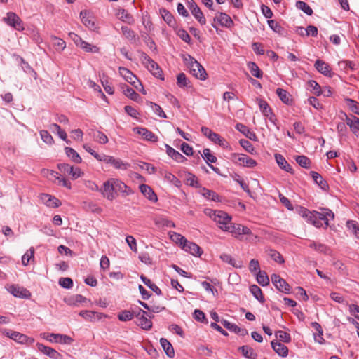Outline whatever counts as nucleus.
<instances>
[{"mask_svg": "<svg viewBox=\"0 0 359 359\" xmlns=\"http://www.w3.org/2000/svg\"><path fill=\"white\" fill-rule=\"evenodd\" d=\"M271 279L277 290L286 294L290 293V286L283 278H280L279 275L273 273L271 275Z\"/></svg>", "mask_w": 359, "mask_h": 359, "instance_id": "obj_10", "label": "nucleus"}, {"mask_svg": "<svg viewBox=\"0 0 359 359\" xmlns=\"http://www.w3.org/2000/svg\"><path fill=\"white\" fill-rule=\"evenodd\" d=\"M140 279L149 288L154 291L157 295H161L162 294L161 289L156 285L152 283L151 281L146 276L142 275L140 276Z\"/></svg>", "mask_w": 359, "mask_h": 359, "instance_id": "obj_39", "label": "nucleus"}, {"mask_svg": "<svg viewBox=\"0 0 359 359\" xmlns=\"http://www.w3.org/2000/svg\"><path fill=\"white\" fill-rule=\"evenodd\" d=\"M154 318V315L148 314L147 311L140 309L138 312L135 314L137 321V325L140 326L143 330H149L152 327V322L150 319L147 318Z\"/></svg>", "mask_w": 359, "mask_h": 359, "instance_id": "obj_4", "label": "nucleus"}, {"mask_svg": "<svg viewBox=\"0 0 359 359\" xmlns=\"http://www.w3.org/2000/svg\"><path fill=\"white\" fill-rule=\"evenodd\" d=\"M34 249L31 247L27 252L22 257V263L23 265L27 266L30 259L34 258Z\"/></svg>", "mask_w": 359, "mask_h": 359, "instance_id": "obj_52", "label": "nucleus"}, {"mask_svg": "<svg viewBox=\"0 0 359 359\" xmlns=\"http://www.w3.org/2000/svg\"><path fill=\"white\" fill-rule=\"evenodd\" d=\"M317 211L311 212L305 208H301L299 210V215L304 217L306 222H310L313 226L319 228L321 227L323 224L317 217Z\"/></svg>", "mask_w": 359, "mask_h": 359, "instance_id": "obj_7", "label": "nucleus"}, {"mask_svg": "<svg viewBox=\"0 0 359 359\" xmlns=\"http://www.w3.org/2000/svg\"><path fill=\"white\" fill-rule=\"evenodd\" d=\"M149 104L151 106L155 114H156L159 117L163 118H167L166 114L158 104L154 103L152 102H149Z\"/></svg>", "mask_w": 359, "mask_h": 359, "instance_id": "obj_59", "label": "nucleus"}, {"mask_svg": "<svg viewBox=\"0 0 359 359\" xmlns=\"http://www.w3.org/2000/svg\"><path fill=\"white\" fill-rule=\"evenodd\" d=\"M214 221L219 225V227L225 231V227H228L231 222V217L226 212L222 210L215 211L212 216H211Z\"/></svg>", "mask_w": 359, "mask_h": 359, "instance_id": "obj_5", "label": "nucleus"}, {"mask_svg": "<svg viewBox=\"0 0 359 359\" xmlns=\"http://www.w3.org/2000/svg\"><path fill=\"white\" fill-rule=\"evenodd\" d=\"M177 84L180 88H185L189 86V81L184 73H180L177 76Z\"/></svg>", "mask_w": 359, "mask_h": 359, "instance_id": "obj_58", "label": "nucleus"}, {"mask_svg": "<svg viewBox=\"0 0 359 359\" xmlns=\"http://www.w3.org/2000/svg\"><path fill=\"white\" fill-rule=\"evenodd\" d=\"M165 148L167 154L177 162H183L186 160V158L182 154L168 144H165Z\"/></svg>", "mask_w": 359, "mask_h": 359, "instance_id": "obj_28", "label": "nucleus"}, {"mask_svg": "<svg viewBox=\"0 0 359 359\" xmlns=\"http://www.w3.org/2000/svg\"><path fill=\"white\" fill-rule=\"evenodd\" d=\"M316 69L325 76L332 77L333 73L329 65L323 60H317L314 65Z\"/></svg>", "mask_w": 359, "mask_h": 359, "instance_id": "obj_18", "label": "nucleus"}, {"mask_svg": "<svg viewBox=\"0 0 359 359\" xmlns=\"http://www.w3.org/2000/svg\"><path fill=\"white\" fill-rule=\"evenodd\" d=\"M225 231L230 232L235 237L238 238L239 236H241V224H236L231 222L228 227H225Z\"/></svg>", "mask_w": 359, "mask_h": 359, "instance_id": "obj_41", "label": "nucleus"}, {"mask_svg": "<svg viewBox=\"0 0 359 359\" xmlns=\"http://www.w3.org/2000/svg\"><path fill=\"white\" fill-rule=\"evenodd\" d=\"M344 118L341 117L342 120H345L346 124L350 127L353 133L359 131V118L353 116L352 118L348 116L347 114H344Z\"/></svg>", "mask_w": 359, "mask_h": 359, "instance_id": "obj_24", "label": "nucleus"}, {"mask_svg": "<svg viewBox=\"0 0 359 359\" xmlns=\"http://www.w3.org/2000/svg\"><path fill=\"white\" fill-rule=\"evenodd\" d=\"M201 133L207 137L209 140L214 142L215 140H218V135L216 133H214L212 130L208 128V127L203 126L201 127Z\"/></svg>", "mask_w": 359, "mask_h": 359, "instance_id": "obj_45", "label": "nucleus"}, {"mask_svg": "<svg viewBox=\"0 0 359 359\" xmlns=\"http://www.w3.org/2000/svg\"><path fill=\"white\" fill-rule=\"evenodd\" d=\"M275 158L277 164L282 170L290 173H293V170L283 155L280 154H276Z\"/></svg>", "mask_w": 359, "mask_h": 359, "instance_id": "obj_27", "label": "nucleus"}, {"mask_svg": "<svg viewBox=\"0 0 359 359\" xmlns=\"http://www.w3.org/2000/svg\"><path fill=\"white\" fill-rule=\"evenodd\" d=\"M229 159L238 165H243L248 168H254L257 165V162L245 154H231Z\"/></svg>", "mask_w": 359, "mask_h": 359, "instance_id": "obj_3", "label": "nucleus"}, {"mask_svg": "<svg viewBox=\"0 0 359 359\" xmlns=\"http://www.w3.org/2000/svg\"><path fill=\"white\" fill-rule=\"evenodd\" d=\"M57 168L61 172L68 173L71 175L72 179L76 180L81 177L82 172L79 168H74L67 163H59Z\"/></svg>", "mask_w": 359, "mask_h": 359, "instance_id": "obj_14", "label": "nucleus"}, {"mask_svg": "<svg viewBox=\"0 0 359 359\" xmlns=\"http://www.w3.org/2000/svg\"><path fill=\"white\" fill-rule=\"evenodd\" d=\"M67 156L72 159V161L76 163H80L82 161L79 154L71 147L65 148Z\"/></svg>", "mask_w": 359, "mask_h": 359, "instance_id": "obj_38", "label": "nucleus"}, {"mask_svg": "<svg viewBox=\"0 0 359 359\" xmlns=\"http://www.w3.org/2000/svg\"><path fill=\"white\" fill-rule=\"evenodd\" d=\"M308 86L309 88L312 90L313 94L317 96L321 95V88L320 86L314 80H310L308 82Z\"/></svg>", "mask_w": 359, "mask_h": 359, "instance_id": "obj_51", "label": "nucleus"}, {"mask_svg": "<svg viewBox=\"0 0 359 359\" xmlns=\"http://www.w3.org/2000/svg\"><path fill=\"white\" fill-rule=\"evenodd\" d=\"M203 157L208 165L210 164L209 163H215L217 161V158L211 154L210 150L208 148L203 149Z\"/></svg>", "mask_w": 359, "mask_h": 359, "instance_id": "obj_55", "label": "nucleus"}, {"mask_svg": "<svg viewBox=\"0 0 359 359\" xmlns=\"http://www.w3.org/2000/svg\"><path fill=\"white\" fill-rule=\"evenodd\" d=\"M114 182V186H115L116 192L121 191L126 195L130 194L133 191L130 188H129L126 184L122 182L121 181L115 179Z\"/></svg>", "mask_w": 359, "mask_h": 359, "instance_id": "obj_35", "label": "nucleus"}, {"mask_svg": "<svg viewBox=\"0 0 359 359\" xmlns=\"http://www.w3.org/2000/svg\"><path fill=\"white\" fill-rule=\"evenodd\" d=\"M221 259L236 268L241 267V264H237L236 260L229 254L223 253L220 255Z\"/></svg>", "mask_w": 359, "mask_h": 359, "instance_id": "obj_48", "label": "nucleus"}, {"mask_svg": "<svg viewBox=\"0 0 359 359\" xmlns=\"http://www.w3.org/2000/svg\"><path fill=\"white\" fill-rule=\"evenodd\" d=\"M134 130L137 134L142 135L145 140L152 142H156L158 141V137L145 128H135Z\"/></svg>", "mask_w": 359, "mask_h": 359, "instance_id": "obj_20", "label": "nucleus"}, {"mask_svg": "<svg viewBox=\"0 0 359 359\" xmlns=\"http://www.w3.org/2000/svg\"><path fill=\"white\" fill-rule=\"evenodd\" d=\"M37 348L39 351L53 359H62V355L55 349L46 346L41 343L36 344Z\"/></svg>", "mask_w": 359, "mask_h": 359, "instance_id": "obj_17", "label": "nucleus"}, {"mask_svg": "<svg viewBox=\"0 0 359 359\" xmlns=\"http://www.w3.org/2000/svg\"><path fill=\"white\" fill-rule=\"evenodd\" d=\"M276 337L279 339V340L285 342L289 343L291 341V337L290 334L287 333L286 332L278 330L275 334Z\"/></svg>", "mask_w": 359, "mask_h": 359, "instance_id": "obj_63", "label": "nucleus"}, {"mask_svg": "<svg viewBox=\"0 0 359 359\" xmlns=\"http://www.w3.org/2000/svg\"><path fill=\"white\" fill-rule=\"evenodd\" d=\"M269 255L271 259L278 263L282 264L284 262L283 256L275 250H270L269 252Z\"/></svg>", "mask_w": 359, "mask_h": 359, "instance_id": "obj_64", "label": "nucleus"}, {"mask_svg": "<svg viewBox=\"0 0 359 359\" xmlns=\"http://www.w3.org/2000/svg\"><path fill=\"white\" fill-rule=\"evenodd\" d=\"M187 2L189 5V8L192 15L201 25H205L206 22L205 18L198 5L194 1V0H187Z\"/></svg>", "mask_w": 359, "mask_h": 359, "instance_id": "obj_16", "label": "nucleus"}, {"mask_svg": "<svg viewBox=\"0 0 359 359\" xmlns=\"http://www.w3.org/2000/svg\"><path fill=\"white\" fill-rule=\"evenodd\" d=\"M295 160L297 163L302 168H309L311 165V161L310 159L304 155L302 156H297L295 157Z\"/></svg>", "mask_w": 359, "mask_h": 359, "instance_id": "obj_47", "label": "nucleus"}, {"mask_svg": "<svg viewBox=\"0 0 359 359\" xmlns=\"http://www.w3.org/2000/svg\"><path fill=\"white\" fill-rule=\"evenodd\" d=\"M121 31L123 35L129 40H136V34L134 31H133L131 29H130L127 26H123L121 27Z\"/></svg>", "mask_w": 359, "mask_h": 359, "instance_id": "obj_54", "label": "nucleus"}, {"mask_svg": "<svg viewBox=\"0 0 359 359\" xmlns=\"http://www.w3.org/2000/svg\"><path fill=\"white\" fill-rule=\"evenodd\" d=\"M257 281L262 286H266L269 284V278L265 271H259L257 274Z\"/></svg>", "mask_w": 359, "mask_h": 359, "instance_id": "obj_42", "label": "nucleus"}, {"mask_svg": "<svg viewBox=\"0 0 359 359\" xmlns=\"http://www.w3.org/2000/svg\"><path fill=\"white\" fill-rule=\"evenodd\" d=\"M80 17L82 22L86 27L93 30L96 28L95 24L93 20V18L90 15L88 11H81L80 13Z\"/></svg>", "mask_w": 359, "mask_h": 359, "instance_id": "obj_26", "label": "nucleus"}, {"mask_svg": "<svg viewBox=\"0 0 359 359\" xmlns=\"http://www.w3.org/2000/svg\"><path fill=\"white\" fill-rule=\"evenodd\" d=\"M297 7L304 12L308 15H311L313 14L312 8L305 2L299 1L296 4Z\"/></svg>", "mask_w": 359, "mask_h": 359, "instance_id": "obj_53", "label": "nucleus"}, {"mask_svg": "<svg viewBox=\"0 0 359 359\" xmlns=\"http://www.w3.org/2000/svg\"><path fill=\"white\" fill-rule=\"evenodd\" d=\"M160 13L163 20L170 26L174 27L175 25V20L173 15L166 9H160Z\"/></svg>", "mask_w": 359, "mask_h": 359, "instance_id": "obj_32", "label": "nucleus"}, {"mask_svg": "<svg viewBox=\"0 0 359 359\" xmlns=\"http://www.w3.org/2000/svg\"><path fill=\"white\" fill-rule=\"evenodd\" d=\"M119 72L126 81L133 85L136 90H139L140 87L142 88V84L141 82L129 69L125 67H120Z\"/></svg>", "mask_w": 359, "mask_h": 359, "instance_id": "obj_8", "label": "nucleus"}, {"mask_svg": "<svg viewBox=\"0 0 359 359\" xmlns=\"http://www.w3.org/2000/svg\"><path fill=\"white\" fill-rule=\"evenodd\" d=\"M41 199L45 205L50 208H57L61 205L57 198L47 194H41Z\"/></svg>", "mask_w": 359, "mask_h": 359, "instance_id": "obj_22", "label": "nucleus"}, {"mask_svg": "<svg viewBox=\"0 0 359 359\" xmlns=\"http://www.w3.org/2000/svg\"><path fill=\"white\" fill-rule=\"evenodd\" d=\"M46 339L50 342H55L63 344H71L74 341V339L68 335L54 333L48 334Z\"/></svg>", "mask_w": 359, "mask_h": 359, "instance_id": "obj_15", "label": "nucleus"}, {"mask_svg": "<svg viewBox=\"0 0 359 359\" xmlns=\"http://www.w3.org/2000/svg\"><path fill=\"white\" fill-rule=\"evenodd\" d=\"M250 291L254 297L257 299L259 302H264V297L262 290L256 285H252L250 287Z\"/></svg>", "mask_w": 359, "mask_h": 359, "instance_id": "obj_37", "label": "nucleus"}, {"mask_svg": "<svg viewBox=\"0 0 359 359\" xmlns=\"http://www.w3.org/2000/svg\"><path fill=\"white\" fill-rule=\"evenodd\" d=\"M9 291L16 297L27 298L30 296V292L27 289L16 285H11Z\"/></svg>", "mask_w": 359, "mask_h": 359, "instance_id": "obj_23", "label": "nucleus"}, {"mask_svg": "<svg viewBox=\"0 0 359 359\" xmlns=\"http://www.w3.org/2000/svg\"><path fill=\"white\" fill-rule=\"evenodd\" d=\"M243 355L246 358L255 359L257 356L253 348L249 346H243L239 347Z\"/></svg>", "mask_w": 359, "mask_h": 359, "instance_id": "obj_36", "label": "nucleus"}, {"mask_svg": "<svg viewBox=\"0 0 359 359\" xmlns=\"http://www.w3.org/2000/svg\"><path fill=\"white\" fill-rule=\"evenodd\" d=\"M317 217H318V219H320V221L321 222H322V221H323L325 224V227H327L329 224L328 217L333 219L334 217V214L332 210H330L329 209H323V212H318Z\"/></svg>", "mask_w": 359, "mask_h": 359, "instance_id": "obj_29", "label": "nucleus"}, {"mask_svg": "<svg viewBox=\"0 0 359 359\" xmlns=\"http://www.w3.org/2000/svg\"><path fill=\"white\" fill-rule=\"evenodd\" d=\"M236 128L242 133L246 137L255 140L257 139L256 134L252 132L243 123H237Z\"/></svg>", "mask_w": 359, "mask_h": 359, "instance_id": "obj_30", "label": "nucleus"}, {"mask_svg": "<svg viewBox=\"0 0 359 359\" xmlns=\"http://www.w3.org/2000/svg\"><path fill=\"white\" fill-rule=\"evenodd\" d=\"M182 249L194 256L199 257L203 252L201 248L197 244L190 242L188 240H187V242L183 245Z\"/></svg>", "mask_w": 359, "mask_h": 359, "instance_id": "obj_19", "label": "nucleus"}, {"mask_svg": "<svg viewBox=\"0 0 359 359\" xmlns=\"http://www.w3.org/2000/svg\"><path fill=\"white\" fill-rule=\"evenodd\" d=\"M141 193L150 201L156 202L158 201V197L156 194L154 193L153 189L147 184H141L139 187Z\"/></svg>", "mask_w": 359, "mask_h": 359, "instance_id": "obj_21", "label": "nucleus"}, {"mask_svg": "<svg viewBox=\"0 0 359 359\" xmlns=\"http://www.w3.org/2000/svg\"><path fill=\"white\" fill-rule=\"evenodd\" d=\"M53 46L55 48L57 51H62L66 47V43L65 41L57 37H54L52 39Z\"/></svg>", "mask_w": 359, "mask_h": 359, "instance_id": "obj_50", "label": "nucleus"}, {"mask_svg": "<svg viewBox=\"0 0 359 359\" xmlns=\"http://www.w3.org/2000/svg\"><path fill=\"white\" fill-rule=\"evenodd\" d=\"M347 227L356 238H359V226L355 222L348 221Z\"/></svg>", "mask_w": 359, "mask_h": 359, "instance_id": "obj_60", "label": "nucleus"}, {"mask_svg": "<svg viewBox=\"0 0 359 359\" xmlns=\"http://www.w3.org/2000/svg\"><path fill=\"white\" fill-rule=\"evenodd\" d=\"M93 137L95 140L100 144H106L108 142V137L101 131H96L94 133Z\"/></svg>", "mask_w": 359, "mask_h": 359, "instance_id": "obj_62", "label": "nucleus"}, {"mask_svg": "<svg viewBox=\"0 0 359 359\" xmlns=\"http://www.w3.org/2000/svg\"><path fill=\"white\" fill-rule=\"evenodd\" d=\"M100 161L110 164L116 169L126 170L129 166L128 163L123 162L121 159L115 158L113 156L104 154H102V158Z\"/></svg>", "mask_w": 359, "mask_h": 359, "instance_id": "obj_11", "label": "nucleus"}, {"mask_svg": "<svg viewBox=\"0 0 359 359\" xmlns=\"http://www.w3.org/2000/svg\"><path fill=\"white\" fill-rule=\"evenodd\" d=\"M79 316H81L87 320L93 321L96 318L100 319L102 313L92 311H81L79 313Z\"/></svg>", "mask_w": 359, "mask_h": 359, "instance_id": "obj_34", "label": "nucleus"}, {"mask_svg": "<svg viewBox=\"0 0 359 359\" xmlns=\"http://www.w3.org/2000/svg\"><path fill=\"white\" fill-rule=\"evenodd\" d=\"M80 48L88 53H98L100 50L98 47L93 46L85 41L81 42Z\"/></svg>", "mask_w": 359, "mask_h": 359, "instance_id": "obj_49", "label": "nucleus"}, {"mask_svg": "<svg viewBox=\"0 0 359 359\" xmlns=\"http://www.w3.org/2000/svg\"><path fill=\"white\" fill-rule=\"evenodd\" d=\"M3 20L9 26L15 28L17 30H23L22 21L18 15L13 12H8L6 17L4 18Z\"/></svg>", "mask_w": 359, "mask_h": 359, "instance_id": "obj_9", "label": "nucleus"}, {"mask_svg": "<svg viewBox=\"0 0 359 359\" xmlns=\"http://www.w3.org/2000/svg\"><path fill=\"white\" fill-rule=\"evenodd\" d=\"M276 94L283 103L289 104L291 102L290 95L287 90L278 88L276 89Z\"/></svg>", "mask_w": 359, "mask_h": 359, "instance_id": "obj_40", "label": "nucleus"}, {"mask_svg": "<svg viewBox=\"0 0 359 359\" xmlns=\"http://www.w3.org/2000/svg\"><path fill=\"white\" fill-rule=\"evenodd\" d=\"M311 175L314 180V182L320 186V187L323 189L326 190L328 188V184L325 180L323 178V177L318 174V172L315 171L311 172Z\"/></svg>", "mask_w": 359, "mask_h": 359, "instance_id": "obj_33", "label": "nucleus"}, {"mask_svg": "<svg viewBox=\"0 0 359 359\" xmlns=\"http://www.w3.org/2000/svg\"><path fill=\"white\" fill-rule=\"evenodd\" d=\"M141 60L147 69L156 78L163 80V72L158 65L146 53L141 54Z\"/></svg>", "mask_w": 359, "mask_h": 359, "instance_id": "obj_1", "label": "nucleus"}, {"mask_svg": "<svg viewBox=\"0 0 359 359\" xmlns=\"http://www.w3.org/2000/svg\"><path fill=\"white\" fill-rule=\"evenodd\" d=\"M203 196L207 199H211L212 201H216L219 200V196L215 191L207 189L205 188L203 189L202 191Z\"/></svg>", "mask_w": 359, "mask_h": 359, "instance_id": "obj_56", "label": "nucleus"}, {"mask_svg": "<svg viewBox=\"0 0 359 359\" xmlns=\"http://www.w3.org/2000/svg\"><path fill=\"white\" fill-rule=\"evenodd\" d=\"M160 344L166 355L170 358H173L175 351L170 342L165 338H161L160 339Z\"/></svg>", "mask_w": 359, "mask_h": 359, "instance_id": "obj_31", "label": "nucleus"}, {"mask_svg": "<svg viewBox=\"0 0 359 359\" xmlns=\"http://www.w3.org/2000/svg\"><path fill=\"white\" fill-rule=\"evenodd\" d=\"M213 22L214 23L212 24V26L216 29L217 32H218V28L215 24V22H217L221 26L228 29L232 28L234 25V22L231 17L225 13H218L216 14L213 18Z\"/></svg>", "mask_w": 359, "mask_h": 359, "instance_id": "obj_6", "label": "nucleus"}, {"mask_svg": "<svg viewBox=\"0 0 359 359\" xmlns=\"http://www.w3.org/2000/svg\"><path fill=\"white\" fill-rule=\"evenodd\" d=\"M248 65L253 76L259 79L262 77L263 73L256 63L250 62Z\"/></svg>", "mask_w": 359, "mask_h": 359, "instance_id": "obj_43", "label": "nucleus"}, {"mask_svg": "<svg viewBox=\"0 0 359 359\" xmlns=\"http://www.w3.org/2000/svg\"><path fill=\"white\" fill-rule=\"evenodd\" d=\"M188 57L190 60L189 69L191 74L197 79L205 80L207 77V73L203 67L191 55H188Z\"/></svg>", "mask_w": 359, "mask_h": 359, "instance_id": "obj_2", "label": "nucleus"}, {"mask_svg": "<svg viewBox=\"0 0 359 359\" xmlns=\"http://www.w3.org/2000/svg\"><path fill=\"white\" fill-rule=\"evenodd\" d=\"M271 347L273 351L281 357H286L288 354V348L284 344L278 342L276 341H272L271 342Z\"/></svg>", "mask_w": 359, "mask_h": 359, "instance_id": "obj_25", "label": "nucleus"}, {"mask_svg": "<svg viewBox=\"0 0 359 359\" xmlns=\"http://www.w3.org/2000/svg\"><path fill=\"white\" fill-rule=\"evenodd\" d=\"M50 175L52 177L55 178V180H58L59 183H61L62 185L69 189H71V183L65 179L58 172L51 171Z\"/></svg>", "mask_w": 359, "mask_h": 359, "instance_id": "obj_44", "label": "nucleus"}, {"mask_svg": "<svg viewBox=\"0 0 359 359\" xmlns=\"http://www.w3.org/2000/svg\"><path fill=\"white\" fill-rule=\"evenodd\" d=\"M5 334L9 338L22 344H32L34 341L33 338L15 331H8Z\"/></svg>", "mask_w": 359, "mask_h": 359, "instance_id": "obj_13", "label": "nucleus"}, {"mask_svg": "<svg viewBox=\"0 0 359 359\" xmlns=\"http://www.w3.org/2000/svg\"><path fill=\"white\" fill-rule=\"evenodd\" d=\"M133 317H134V313L128 310L122 311L121 312H120L118 314V318L121 321H128V320L133 319Z\"/></svg>", "mask_w": 359, "mask_h": 359, "instance_id": "obj_57", "label": "nucleus"}, {"mask_svg": "<svg viewBox=\"0 0 359 359\" xmlns=\"http://www.w3.org/2000/svg\"><path fill=\"white\" fill-rule=\"evenodd\" d=\"M346 102L352 112L359 115V103L352 99H346Z\"/></svg>", "mask_w": 359, "mask_h": 359, "instance_id": "obj_61", "label": "nucleus"}, {"mask_svg": "<svg viewBox=\"0 0 359 359\" xmlns=\"http://www.w3.org/2000/svg\"><path fill=\"white\" fill-rule=\"evenodd\" d=\"M123 91L124 95L132 100L137 101L140 97V95L133 88L128 86L123 87Z\"/></svg>", "mask_w": 359, "mask_h": 359, "instance_id": "obj_46", "label": "nucleus"}, {"mask_svg": "<svg viewBox=\"0 0 359 359\" xmlns=\"http://www.w3.org/2000/svg\"><path fill=\"white\" fill-rule=\"evenodd\" d=\"M114 181H115V179H110L106 181L103 184V187L100 189L102 194L110 201L115 198L116 189L115 186H114Z\"/></svg>", "mask_w": 359, "mask_h": 359, "instance_id": "obj_12", "label": "nucleus"}]
</instances>
